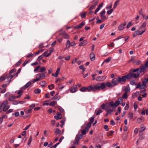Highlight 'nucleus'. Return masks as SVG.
<instances>
[{
  "mask_svg": "<svg viewBox=\"0 0 148 148\" xmlns=\"http://www.w3.org/2000/svg\"><path fill=\"white\" fill-rule=\"evenodd\" d=\"M97 91H99L100 90H104L106 87H112L114 85L109 82H107L106 84L104 82H102L101 83H97L96 84Z\"/></svg>",
  "mask_w": 148,
  "mask_h": 148,
  "instance_id": "obj_1",
  "label": "nucleus"
},
{
  "mask_svg": "<svg viewBox=\"0 0 148 148\" xmlns=\"http://www.w3.org/2000/svg\"><path fill=\"white\" fill-rule=\"evenodd\" d=\"M79 90L83 92L85 91L86 90L88 91H92L94 92L97 91L96 84L89 86L87 88L86 87H83L80 88Z\"/></svg>",
  "mask_w": 148,
  "mask_h": 148,
  "instance_id": "obj_2",
  "label": "nucleus"
},
{
  "mask_svg": "<svg viewBox=\"0 0 148 148\" xmlns=\"http://www.w3.org/2000/svg\"><path fill=\"white\" fill-rule=\"evenodd\" d=\"M8 101H4L2 103L0 104L1 106H3V111H5L7 110L10 107V105H8Z\"/></svg>",
  "mask_w": 148,
  "mask_h": 148,
  "instance_id": "obj_3",
  "label": "nucleus"
},
{
  "mask_svg": "<svg viewBox=\"0 0 148 148\" xmlns=\"http://www.w3.org/2000/svg\"><path fill=\"white\" fill-rule=\"evenodd\" d=\"M145 29H144V30L140 31L138 29L133 34V37H135L137 35H140L142 34L145 32Z\"/></svg>",
  "mask_w": 148,
  "mask_h": 148,
  "instance_id": "obj_4",
  "label": "nucleus"
},
{
  "mask_svg": "<svg viewBox=\"0 0 148 148\" xmlns=\"http://www.w3.org/2000/svg\"><path fill=\"white\" fill-rule=\"evenodd\" d=\"M123 101L121 97H119L118 100L116 101L114 103L115 107L116 108Z\"/></svg>",
  "mask_w": 148,
  "mask_h": 148,
  "instance_id": "obj_5",
  "label": "nucleus"
},
{
  "mask_svg": "<svg viewBox=\"0 0 148 148\" xmlns=\"http://www.w3.org/2000/svg\"><path fill=\"white\" fill-rule=\"evenodd\" d=\"M77 90V86L73 85L70 89V91L71 93H74L76 92Z\"/></svg>",
  "mask_w": 148,
  "mask_h": 148,
  "instance_id": "obj_6",
  "label": "nucleus"
},
{
  "mask_svg": "<svg viewBox=\"0 0 148 148\" xmlns=\"http://www.w3.org/2000/svg\"><path fill=\"white\" fill-rule=\"evenodd\" d=\"M106 78V77L104 76H99L96 78V80L97 82L103 81Z\"/></svg>",
  "mask_w": 148,
  "mask_h": 148,
  "instance_id": "obj_7",
  "label": "nucleus"
},
{
  "mask_svg": "<svg viewBox=\"0 0 148 148\" xmlns=\"http://www.w3.org/2000/svg\"><path fill=\"white\" fill-rule=\"evenodd\" d=\"M118 83H121L122 82H125V77L124 76H122L121 78L119 76L117 77V78Z\"/></svg>",
  "mask_w": 148,
  "mask_h": 148,
  "instance_id": "obj_8",
  "label": "nucleus"
},
{
  "mask_svg": "<svg viewBox=\"0 0 148 148\" xmlns=\"http://www.w3.org/2000/svg\"><path fill=\"white\" fill-rule=\"evenodd\" d=\"M41 79L38 73L36 75V78L35 79H33L32 80V81L33 83H34L40 80Z\"/></svg>",
  "mask_w": 148,
  "mask_h": 148,
  "instance_id": "obj_9",
  "label": "nucleus"
},
{
  "mask_svg": "<svg viewBox=\"0 0 148 148\" xmlns=\"http://www.w3.org/2000/svg\"><path fill=\"white\" fill-rule=\"evenodd\" d=\"M85 24L84 22H82L77 26H76L75 27V29H79L82 28L83 26Z\"/></svg>",
  "mask_w": 148,
  "mask_h": 148,
  "instance_id": "obj_10",
  "label": "nucleus"
},
{
  "mask_svg": "<svg viewBox=\"0 0 148 148\" xmlns=\"http://www.w3.org/2000/svg\"><path fill=\"white\" fill-rule=\"evenodd\" d=\"M111 82L113 85H114V86L115 85H117L118 82L117 78H115L113 79L111 81Z\"/></svg>",
  "mask_w": 148,
  "mask_h": 148,
  "instance_id": "obj_11",
  "label": "nucleus"
},
{
  "mask_svg": "<svg viewBox=\"0 0 148 148\" xmlns=\"http://www.w3.org/2000/svg\"><path fill=\"white\" fill-rule=\"evenodd\" d=\"M132 75V77L134 78H137L139 76V75L140 73V72H138V73H131Z\"/></svg>",
  "mask_w": 148,
  "mask_h": 148,
  "instance_id": "obj_12",
  "label": "nucleus"
},
{
  "mask_svg": "<svg viewBox=\"0 0 148 148\" xmlns=\"http://www.w3.org/2000/svg\"><path fill=\"white\" fill-rule=\"evenodd\" d=\"M106 12L104 10L102 11L101 13V18L102 20H103L106 18V17L105 16L104 14Z\"/></svg>",
  "mask_w": 148,
  "mask_h": 148,
  "instance_id": "obj_13",
  "label": "nucleus"
},
{
  "mask_svg": "<svg viewBox=\"0 0 148 148\" xmlns=\"http://www.w3.org/2000/svg\"><path fill=\"white\" fill-rule=\"evenodd\" d=\"M90 58L91 61L94 60L95 59V55L94 53H91L90 55Z\"/></svg>",
  "mask_w": 148,
  "mask_h": 148,
  "instance_id": "obj_14",
  "label": "nucleus"
},
{
  "mask_svg": "<svg viewBox=\"0 0 148 148\" xmlns=\"http://www.w3.org/2000/svg\"><path fill=\"white\" fill-rule=\"evenodd\" d=\"M54 132L56 135H58V136H60L62 134H61V130L58 128L56 129Z\"/></svg>",
  "mask_w": 148,
  "mask_h": 148,
  "instance_id": "obj_15",
  "label": "nucleus"
},
{
  "mask_svg": "<svg viewBox=\"0 0 148 148\" xmlns=\"http://www.w3.org/2000/svg\"><path fill=\"white\" fill-rule=\"evenodd\" d=\"M146 22H143L141 25L139 27L138 29L140 31L143 30H142V29L144 27H145L146 26Z\"/></svg>",
  "mask_w": 148,
  "mask_h": 148,
  "instance_id": "obj_16",
  "label": "nucleus"
},
{
  "mask_svg": "<svg viewBox=\"0 0 148 148\" xmlns=\"http://www.w3.org/2000/svg\"><path fill=\"white\" fill-rule=\"evenodd\" d=\"M39 84L41 86H42V88L44 87L47 85L46 82L45 81H40L39 82Z\"/></svg>",
  "mask_w": 148,
  "mask_h": 148,
  "instance_id": "obj_17",
  "label": "nucleus"
},
{
  "mask_svg": "<svg viewBox=\"0 0 148 148\" xmlns=\"http://www.w3.org/2000/svg\"><path fill=\"white\" fill-rule=\"evenodd\" d=\"M88 131V129L87 127H85L84 129L81 131V133L83 135L85 134Z\"/></svg>",
  "mask_w": 148,
  "mask_h": 148,
  "instance_id": "obj_18",
  "label": "nucleus"
},
{
  "mask_svg": "<svg viewBox=\"0 0 148 148\" xmlns=\"http://www.w3.org/2000/svg\"><path fill=\"white\" fill-rule=\"evenodd\" d=\"M87 43V42L86 40H85L80 43L79 44V46L80 47L85 46L86 45Z\"/></svg>",
  "mask_w": 148,
  "mask_h": 148,
  "instance_id": "obj_19",
  "label": "nucleus"
},
{
  "mask_svg": "<svg viewBox=\"0 0 148 148\" xmlns=\"http://www.w3.org/2000/svg\"><path fill=\"white\" fill-rule=\"evenodd\" d=\"M148 82V77L147 78H145L143 81L142 82V85L145 86L146 85L147 83Z\"/></svg>",
  "mask_w": 148,
  "mask_h": 148,
  "instance_id": "obj_20",
  "label": "nucleus"
},
{
  "mask_svg": "<svg viewBox=\"0 0 148 148\" xmlns=\"http://www.w3.org/2000/svg\"><path fill=\"white\" fill-rule=\"evenodd\" d=\"M41 79H43L45 78L46 77L45 73H39Z\"/></svg>",
  "mask_w": 148,
  "mask_h": 148,
  "instance_id": "obj_21",
  "label": "nucleus"
},
{
  "mask_svg": "<svg viewBox=\"0 0 148 148\" xmlns=\"http://www.w3.org/2000/svg\"><path fill=\"white\" fill-rule=\"evenodd\" d=\"M31 84L30 82H29L27 83L22 88L25 89V88H28Z\"/></svg>",
  "mask_w": 148,
  "mask_h": 148,
  "instance_id": "obj_22",
  "label": "nucleus"
},
{
  "mask_svg": "<svg viewBox=\"0 0 148 148\" xmlns=\"http://www.w3.org/2000/svg\"><path fill=\"white\" fill-rule=\"evenodd\" d=\"M71 46V42L70 41L68 40H67L66 43V48H69Z\"/></svg>",
  "mask_w": 148,
  "mask_h": 148,
  "instance_id": "obj_23",
  "label": "nucleus"
},
{
  "mask_svg": "<svg viewBox=\"0 0 148 148\" xmlns=\"http://www.w3.org/2000/svg\"><path fill=\"white\" fill-rule=\"evenodd\" d=\"M32 137L31 136H30L28 140L27 145L29 146H30L31 143L32 142Z\"/></svg>",
  "mask_w": 148,
  "mask_h": 148,
  "instance_id": "obj_24",
  "label": "nucleus"
},
{
  "mask_svg": "<svg viewBox=\"0 0 148 148\" xmlns=\"http://www.w3.org/2000/svg\"><path fill=\"white\" fill-rule=\"evenodd\" d=\"M108 105H109V106L111 107L112 108H115V107L114 103V102L112 101L110 102L109 103Z\"/></svg>",
  "mask_w": 148,
  "mask_h": 148,
  "instance_id": "obj_25",
  "label": "nucleus"
},
{
  "mask_svg": "<svg viewBox=\"0 0 148 148\" xmlns=\"http://www.w3.org/2000/svg\"><path fill=\"white\" fill-rule=\"evenodd\" d=\"M145 128L143 125H141L140 127V130L139 131V132H143L145 130Z\"/></svg>",
  "mask_w": 148,
  "mask_h": 148,
  "instance_id": "obj_26",
  "label": "nucleus"
},
{
  "mask_svg": "<svg viewBox=\"0 0 148 148\" xmlns=\"http://www.w3.org/2000/svg\"><path fill=\"white\" fill-rule=\"evenodd\" d=\"M102 112V110L101 109H99L98 110H95V113L96 115H99L100 113H101Z\"/></svg>",
  "mask_w": 148,
  "mask_h": 148,
  "instance_id": "obj_27",
  "label": "nucleus"
},
{
  "mask_svg": "<svg viewBox=\"0 0 148 148\" xmlns=\"http://www.w3.org/2000/svg\"><path fill=\"white\" fill-rule=\"evenodd\" d=\"M16 99V96L12 95L10 96L9 98V100L10 101H12Z\"/></svg>",
  "mask_w": 148,
  "mask_h": 148,
  "instance_id": "obj_28",
  "label": "nucleus"
},
{
  "mask_svg": "<svg viewBox=\"0 0 148 148\" xmlns=\"http://www.w3.org/2000/svg\"><path fill=\"white\" fill-rule=\"evenodd\" d=\"M111 60V57H108L107 59L104 60L101 65H102L104 62H109Z\"/></svg>",
  "mask_w": 148,
  "mask_h": 148,
  "instance_id": "obj_29",
  "label": "nucleus"
},
{
  "mask_svg": "<svg viewBox=\"0 0 148 148\" xmlns=\"http://www.w3.org/2000/svg\"><path fill=\"white\" fill-rule=\"evenodd\" d=\"M22 93H23L22 91L20 90V91H19L17 93V94H19V95L17 96H16V98L20 97L22 95Z\"/></svg>",
  "mask_w": 148,
  "mask_h": 148,
  "instance_id": "obj_30",
  "label": "nucleus"
},
{
  "mask_svg": "<svg viewBox=\"0 0 148 148\" xmlns=\"http://www.w3.org/2000/svg\"><path fill=\"white\" fill-rule=\"evenodd\" d=\"M141 62L139 60H134L133 62V63L137 65H139L140 64Z\"/></svg>",
  "mask_w": 148,
  "mask_h": 148,
  "instance_id": "obj_31",
  "label": "nucleus"
},
{
  "mask_svg": "<svg viewBox=\"0 0 148 148\" xmlns=\"http://www.w3.org/2000/svg\"><path fill=\"white\" fill-rule=\"evenodd\" d=\"M58 93H57L53 99L54 98L55 99L59 100L60 98V96H59L58 97Z\"/></svg>",
  "mask_w": 148,
  "mask_h": 148,
  "instance_id": "obj_32",
  "label": "nucleus"
},
{
  "mask_svg": "<svg viewBox=\"0 0 148 148\" xmlns=\"http://www.w3.org/2000/svg\"><path fill=\"white\" fill-rule=\"evenodd\" d=\"M132 75L131 73H130L125 75L124 76V77H125V80H126V79H130L131 77H132Z\"/></svg>",
  "mask_w": 148,
  "mask_h": 148,
  "instance_id": "obj_33",
  "label": "nucleus"
},
{
  "mask_svg": "<svg viewBox=\"0 0 148 148\" xmlns=\"http://www.w3.org/2000/svg\"><path fill=\"white\" fill-rule=\"evenodd\" d=\"M7 76V75H3L0 77V81H2L5 79Z\"/></svg>",
  "mask_w": 148,
  "mask_h": 148,
  "instance_id": "obj_34",
  "label": "nucleus"
},
{
  "mask_svg": "<svg viewBox=\"0 0 148 148\" xmlns=\"http://www.w3.org/2000/svg\"><path fill=\"white\" fill-rule=\"evenodd\" d=\"M119 2L118 1H116L115 2L114 5H113V8H114V9H115V8H116V7L117 6V5H118V4H119Z\"/></svg>",
  "mask_w": 148,
  "mask_h": 148,
  "instance_id": "obj_35",
  "label": "nucleus"
},
{
  "mask_svg": "<svg viewBox=\"0 0 148 148\" xmlns=\"http://www.w3.org/2000/svg\"><path fill=\"white\" fill-rule=\"evenodd\" d=\"M48 87L49 90H51L54 88V86L53 84H51V85H48Z\"/></svg>",
  "mask_w": 148,
  "mask_h": 148,
  "instance_id": "obj_36",
  "label": "nucleus"
},
{
  "mask_svg": "<svg viewBox=\"0 0 148 148\" xmlns=\"http://www.w3.org/2000/svg\"><path fill=\"white\" fill-rule=\"evenodd\" d=\"M127 97V92H125V93L123 94L122 97V99H126Z\"/></svg>",
  "mask_w": 148,
  "mask_h": 148,
  "instance_id": "obj_37",
  "label": "nucleus"
},
{
  "mask_svg": "<svg viewBox=\"0 0 148 148\" xmlns=\"http://www.w3.org/2000/svg\"><path fill=\"white\" fill-rule=\"evenodd\" d=\"M124 26L123 25V24H121L118 27V29L119 30L121 31L123 29Z\"/></svg>",
  "mask_w": 148,
  "mask_h": 148,
  "instance_id": "obj_38",
  "label": "nucleus"
},
{
  "mask_svg": "<svg viewBox=\"0 0 148 148\" xmlns=\"http://www.w3.org/2000/svg\"><path fill=\"white\" fill-rule=\"evenodd\" d=\"M79 139L76 137L75 138V142L73 143V144H74L77 145L79 143Z\"/></svg>",
  "mask_w": 148,
  "mask_h": 148,
  "instance_id": "obj_39",
  "label": "nucleus"
},
{
  "mask_svg": "<svg viewBox=\"0 0 148 148\" xmlns=\"http://www.w3.org/2000/svg\"><path fill=\"white\" fill-rule=\"evenodd\" d=\"M15 75V74H14L13 75L10 74L8 77H7V79L9 80L13 78Z\"/></svg>",
  "mask_w": 148,
  "mask_h": 148,
  "instance_id": "obj_40",
  "label": "nucleus"
},
{
  "mask_svg": "<svg viewBox=\"0 0 148 148\" xmlns=\"http://www.w3.org/2000/svg\"><path fill=\"white\" fill-rule=\"evenodd\" d=\"M41 91V90L38 88H36L34 90V92L35 93H39Z\"/></svg>",
  "mask_w": 148,
  "mask_h": 148,
  "instance_id": "obj_41",
  "label": "nucleus"
},
{
  "mask_svg": "<svg viewBox=\"0 0 148 148\" xmlns=\"http://www.w3.org/2000/svg\"><path fill=\"white\" fill-rule=\"evenodd\" d=\"M86 14V12H85L82 14H79V15H80L81 16V17L82 18H84L85 17Z\"/></svg>",
  "mask_w": 148,
  "mask_h": 148,
  "instance_id": "obj_42",
  "label": "nucleus"
},
{
  "mask_svg": "<svg viewBox=\"0 0 148 148\" xmlns=\"http://www.w3.org/2000/svg\"><path fill=\"white\" fill-rule=\"evenodd\" d=\"M133 117V114L131 112H130L128 114V117L130 119H132Z\"/></svg>",
  "mask_w": 148,
  "mask_h": 148,
  "instance_id": "obj_43",
  "label": "nucleus"
},
{
  "mask_svg": "<svg viewBox=\"0 0 148 148\" xmlns=\"http://www.w3.org/2000/svg\"><path fill=\"white\" fill-rule=\"evenodd\" d=\"M143 9L142 8H141L139 12V14L140 15H141L143 16H144V14L143 12Z\"/></svg>",
  "mask_w": 148,
  "mask_h": 148,
  "instance_id": "obj_44",
  "label": "nucleus"
},
{
  "mask_svg": "<svg viewBox=\"0 0 148 148\" xmlns=\"http://www.w3.org/2000/svg\"><path fill=\"white\" fill-rule=\"evenodd\" d=\"M106 110L108 114H110L111 113V112H112L113 111V110L111 109Z\"/></svg>",
  "mask_w": 148,
  "mask_h": 148,
  "instance_id": "obj_45",
  "label": "nucleus"
},
{
  "mask_svg": "<svg viewBox=\"0 0 148 148\" xmlns=\"http://www.w3.org/2000/svg\"><path fill=\"white\" fill-rule=\"evenodd\" d=\"M142 118H138L137 119L136 122L138 123H139L142 122Z\"/></svg>",
  "mask_w": 148,
  "mask_h": 148,
  "instance_id": "obj_46",
  "label": "nucleus"
},
{
  "mask_svg": "<svg viewBox=\"0 0 148 148\" xmlns=\"http://www.w3.org/2000/svg\"><path fill=\"white\" fill-rule=\"evenodd\" d=\"M76 137L77 138H78L79 139L82 138L83 136L81 134H77L76 135Z\"/></svg>",
  "mask_w": 148,
  "mask_h": 148,
  "instance_id": "obj_47",
  "label": "nucleus"
},
{
  "mask_svg": "<svg viewBox=\"0 0 148 148\" xmlns=\"http://www.w3.org/2000/svg\"><path fill=\"white\" fill-rule=\"evenodd\" d=\"M46 71V68L45 67H42L40 68V72L41 73L43 72Z\"/></svg>",
  "mask_w": 148,
  "mask_h": 148,
  "instance_id": "obj_48",
  "label": "nucleus"
},
{
  "mask_svg": "<svg viewBox=\"0 0 148 148\" xmlns=\"http://www.w3.org/2000/svg\"><path fill=\"white\" fill-rule=\"evenodd\" d=\"M69 37V35L67 34H64L63 36V37L64 39L68 38Z\"/></svg>",
  "mask_w": 148,
  "mask_h": 148,
  "instance_id": "obj_49",
  "label": "nucleus"
},
{
  "mask_svg": "<svg viewBox=\"0 0 148 148\" xmlns=\"http://www.w3.org/2000/svg\"><path fill=\"white\" fill-rule=\"evenodd\" d=\"M55 103L56 102L55 101H53L49 103V105L52 106H54Z\"/></svg>",
  "mask_w": 148,
  "mask_h": 148,
  "instance_id": "obj_50",
  "label": "nucleus"
},
{
  "mask_svg": "<svg viewBox=\"0 0 148 148\" xmlns=\"http://www.w3.org/2000/svg\"><path fill=\"white\" fill-rule=\"evenodd\" d=\"M125 92H129L130 90V88L129 87H127L125 88Z\"/></svg>",
  "mask_w": 148,
  "mask_h": 148,
  "instance_id": "obj_51",
  "label": "nucleus"
},
{
  "mask_svg": "<svg viewBox=\"0 0 148 148\" xmlns=\"http://www.w3.org/2000/svg\"><path fill=\"white\" fill-rule=\"evenodd\" d=\"M16 69H12L9 72V73L10 74H11L12 73H14L16 71Z\"/></svg>",
  "mask_w": 148,
  "mask_h": 148,
  "instance_id": "obj_52",
  "label": "nucleus"
},
{
  "mask_svg": "<svg viewBox=\"0 0 148 148\" xmlns=\"http://www.w3.org/2000/svg\"><path fill=\"white\" fill-rule=\"evenodd\" d=\"M43 56L42 54L39 56L37 59V60L39 61H40L43 58Z\"/></svg>",
  "mask_w": 148,
  "mask_h": 148,
  "instance_id": "obj_53",
  "label": "nucleus"
},
{
  "mask_svg": "<svg viewBox=\"0 0 148 148\" xmlns=\"http://www.w3.org/2000/svg\"><path fill=\"white\" fill-rule=\"evenodd\" d=\"M108 45L109 47H114V43L113 42H112L110 44H108Z\"/></svg>",
  "mask_w": 148,
  "mask_h": 148,
  "instance_id": "obj_54",
  "label": "nucleus"
},
{
  "mask_svg": "<svg viewBox=\"0 0 148 148\" xmlns=\"http://www.w3.org/2000/svg\"><path fill=\"white\" fill-rule=\"evenodd\" d=\"M113 9H111L110 10H108L107 11V13L108 14H110L112 13V12L113 11Z\"/></svg>",
  "mask_w": 148,
  "mask_h": 148,
  "instance_id": "obj_55",
  "label": "nucleus"
},
{
  "mask_svg": "<svg viewBox=\"0 0 148 148\" xmlns=\"http://www.w3.org/2000/svg\"><path fill=\"white\" fill-rule=\"evenodd\" d=\"M22 61L21 60H19V61L18 62L16 63V64L15 65L16 66H19L21 64L22 62Z\"/></svg>",
  "mask_w": 148,
  "mask_h": 148,
  "instance_id": "obj_56",
  "label": "nucleus"
},
{
  "mask_svg": "<svg viewBox=\"0 0 148 148\" xmlns=\"http://www.w3.org/2000/svg\"><path fill=\"white\" fill-rule=\"evenodd\" d=\"M77 58L74 59L72 61V64H75L77 61Z\"/></svg>",
  "mask_w": 148,
  "mask_h": 148,
  "instance_id": "obj_57",
  "label": "nucleus"
},
{
  "mask_svg": "<svg viewBox=\"0 0 148 148\" xmlns=\"http://www.w3.org/2000/svg\"><path fill=\"white\" fill-rule=\"evenodd\" d=\"M108 125H105L104 126V128L106 130V131H108L109 130V129L108 128Z\"/></svg>",
  "mask_w": 148,
  "mask_h": 148,
  "instance_id": "obj_58",
  "label": "nucleus"
},
{
  "mask_svg": "<svg viewBox=\"0 0 148 148\" xmlns=\"http://www.w3.org/2000/svg\"><path fill=\"white\" fill-rule=\"evenodd\" d=\"M79 68L80 69H82L83 71H85V69L83 67V66L82 65H81L79 66Z\"/></svg>",
  "mask_w": 148,
  "mask_h": 148,
  "instance_id": "obj_59",
  "label": "nucleus"
},
{
  "mask_svg": "<svg viewBox=\"0 0 148 148\" xmlns=\"http://www.w3.org/2000/svg\"><path fill=\"white\" fill-rule=\"evenodd\" d=\"M64 121L63 120H62L61 121L60 123H61V124L60 125V127H63V126L64 124Z\"/></svg>",
  "mask_w": 148,
  "mask_h": 148,
  "instance_id": "obj_60",
  "label": "nucleus"
},
{
  "mask_svg": "<svg viewBox=\"0 0 148 148\" xmlns=\"http://www.w3.org/2000/svg\"><path fill=\"white\" fill-rule=\"evenodd\" d=\"M58 110L61 112H63L64 111V109L61 107L58 108Z\"/></svg>",
  "mask_w": 148,
  "mask_h": 148,
  "instance_id": "obj_61",
  "label": "nucleus"
},
{
  "mask_svg": "<svg viewBox=\"0 0 148 148\" xmlns=\"http://www.w3.org/2000/svg\"><path fill=\"white\" fill-rule=\"evenodd\" d=\"M132 25V23L131 22H129L127 24V28H129Z\"/></svg>",
  "mask_w": 148,
  "mask_h": 148,
  "instance_id": "obj_62",
  "label": "nucleus"
},
{
  "mask_svg": "<svg viewBox=\"0 0 148 148\" xmlns=\"http://www.w3.org/2000/svg\"><path fill=\"white\" fill-rule=\"evenodd\" d=\"M40 68V66H38L37 67L35 68V69L34 70V71L35 72L36 71H37Z\"/></svg>",
  "mask_w": 148,
  "mask_h": 148,
  "instance_id": "obj_63",
  "label": "nucleus"
},
{
  "mask_svg": "<svg viewBox=\"0 0 148 148\" xmlns=\"http://www.w3.org/2000/svg\"><path fill=\"white\" fill-rule=\"evenodd\" d=\"M19 113L18 112H15L14 113H13L12 114L15 115V117H17L19 115Z\"/></svg>",
  "mask_w": 148,
  "mask_h": 148,
  "instance_id": "obj_64",
  "label": "nucleus"
}]
</instances>
